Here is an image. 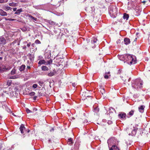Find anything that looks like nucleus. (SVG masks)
<instances>
[{
  "label": "nucleus",
  "instance_id": "f257e3e1",
  "mask_svg": "<svg viewBox=\"0 0 150 150\" xmlns=\"http://www.w3.org/2000/svg\"><path fill=\"white\" fill-rule=\"evenodd\" d=\"M109 13L112 18H115L118 13V8L116 5H110L108 8Z\"/></svg>",
  "mask_w": 150,
  "mask_h": 150
},
{
  "label": "nucleus",
  "instance_id": "f03ea898",
  "mask_svg": "<svg viewBox=\"0 0 150 150\" xmlns=\"http://www.w3.org/2000/svg\"><path fill=\"white\" fill-rule=\"evenodd\" d=\"M142 82L141 80L137 79L133 81L132 82V87L135 89L138 90L142 87Z\"/></svg>",
  "mask_w": 150,
  "mask_h": 150
},
{
  "label": "nucleus",
  "instance_id": "7ed1b4c3",
  "mask_svg": "<svg viewBox=\"0 0 150 150\" xmlns=\"http://www.w3.org/2000/svg\"><path fill=\"white\" fill-rule=\"evenodd\" d=\"M137 129V128H136L132 126V125H131L127 129V131L129 135L134 136L136 134Z\"/></svg>",
  "mask_w": 150,
  "mask_h": 150
},
{
  "label": "nucleus",
  "instance_id": "20e7f679",
  "mask_svg": "<svg viewBox=\"0 0 150 150\" xmlns=\"http://www.w3.org/2000/svg\"><path fill=\"white\" fill-rule=\"evenodd\" d=\"M127 62L130 64H134L136 63V59L135 56L128 54Z\"/></svg>",
  "mask_w": 150,
  "mask_h": 150
},
{
  "label": "nucleus",
  "instance_id": "39448f33",
  "mask_svg": "<svg viewBox=\"0 0 150 150\" xmlns=\"http://www.w3.org/2000/svg\"><path fill=\"white\" fill-rule=\"evenodd\" d=\"M137 0H131L130 2H128L127 7L128 9H131L132 8L134 9V7H135L137 5L136 2Z\"/></svg>",
  "mask_w": 150,
  "mask_h": 150
},
{
  "label": "nucleus",
  "instance_id": "423d86ee",
  "mask_svg": "<svg viewBox=\"0 0 150 150\" xmlns=\"http://www.w3.org/2000/svg\"><path fill=\"white\" fill-rule=\"evenodd\" d=\"M107 143L109 148L110 146H112L113 145H115L117 143L116 139L114 137H112L108 139V140Z\"/></svg>",
  "mask_w": 150,
  "mask_h": 150
},
{
  "label": "nucleus",
  "instance_id": "0eeeda50",
  "mask_svg": "<svg viewBox=\"0 0 150 150\" xmlns=\"http://www.w3.org/2000/svg\"><path fill=\"white\" fill-rule=\"evenodd\" d=\"M134 9L135 10L134 13L135 15L138 16L140 15L142 10L141 7L137 5L135 7H134Z\"/></svg>",
  "mask_w": 150,
  "mask_h": 150
},
{
  "label": "nucleus",
  "instance_id": "6e6552de",
  "mask_svg": "<svg viewBox=\"0 0 150 150\" xmlns=\"http://www.w3.org/2000/svg\"><path fill=\"white\" fill-rule=\"evenodd\" d=\"M45 57L46 59H49L51 57V51L48 50H46L45 51Z\"/></svg>",
  "mask_w": 150,
  "mask_h": 150
},
{
  "label": "nucleus",
  "instance_id": "1a4fd4ad",
  "mask_svg": "<svg viewBox=\"0 0 150 150\" xmlns=\"http://www.w3.org/2000/svg\"><path fill=\"white\" fill-rule=\"evenodd\" d=\"M118 117L121 119L125 120L126 119V115L124 112H121L118 115Z\"/></svg>",
  "mask_w": 150,
  "mask_h": 150
},
{
  "label": "nucleus",
  "instance_id": "9d476101",
  "mask_svg": "<svg viewBox=\"0 0 150 150\" xmlns=\"http://www.w3.org/2000/svg\"><path fill=\"white\" fill-rule=\"evenodd\" d=\"M6 43L5 39L2 37H0V44L5 45Z\"/></svg>",
  "mask_w": 150,
  "mask_h": 150
},
{
  "label": "nucleus",
  "instance_id": "9b49d317",
  "mask_svg": "<svg viewBox=\"0 0 150 150\" xmlns=\"http://www.w3.org/2000/svg\"><path fill=\"white\" fill-rule=\"evenodd\" d=\"M145 108V106L144 105H142L139 107L138 108V109L139 112L141 113L143 112Z\"/></svg>",
  "mask_w": 150,
  "mask_h": 150
},
{
  "label": "nucleus",
  "instance_id": "f8f14e48",
  "mask_svg": "<svg viewBox=\"0 0 150 150\" xmlns=\"http://www.w3.org/2000/svg\"><path fill=\"white\" fill-rule=\"evenodd\" d=\"M56 73L55 70H53L52 71H51L47 74V76H49L51 77L54 76Z\"/></svg>",
  "mask_w": 150,
  "mask_h": 150
},
{
  "label": "nucleus",
  "instance_id": "ddd939ff",
  "mask_svg": "<svg viewBox=\"0 0 150 150\" xmlns=\"http://www.w3.org/2000/svg\"><path fill=\"white\" fill-rule=\"evenodd\" d=\"M0 15L2 16H6L7 15L6 12L4 11L1 9L0 10Z\"/></svg>",
  "mask_w": 150,
  "mask_h": 150
},
{
  "label": "nucleus",
  "instance_id": "4468645a",
  "mask_svg": "<svg viewBox=\"0 0 150 150\" xmlns=\"http://www.w3.org/2000/svg\"><path fill=\"white\" fill-rule=\"evenodd\" d=\"M25 129V128L24 126V125L23 124H22L21 125V126L20 127V129L21 131V133L22 134L24 132L23 131L24 129Z\"/></svg>",
  "mask_w": 150,
  "mask_h": 150
},
{
  "label": "nucleus",
  "instance_id": "2eb2a0df",
  "mask_svg": "<svg viewBox=\"0 0 150 150\" xmlns=\"http://www.w3.org/2000/svg\"><path fill=\"white\" fill-rule=\"evenodd\" d=\"M118 57L120 60L123 61L125 62V54L118 55Z\"/></svg>",
  "mask_w": 150,
  "mask_h": 150
},
{
  "label": "nucleus",
  "instance_id": "dca6fc26",
  "mask_svg": "<svg viewBox=\"0 0 150 150\" xmlns=\"http://www.w3.org/2000/svg\"><path fill=\"white\" fill-rule=\"evenodd\" d=\"M109 150H120L119 148L115 145H113Z\"/></svg>",
  "mask_w": 150,
  "mask_h": 150
},
{
  "label": "nucleus",
  "instance_id": "f3484780",
  "mask_svg": "<svg viewBox=\"0 0 150 150\" xmlns=\"http://www.w3.org/2000/svg\"><path fill=\"white\" fill-rule=\"evenodd\" d=\"M124 41L125 44L126 45H127L130 43V40L128 38H125Z\"/></svg>",
  "mask_w": 150,
  "mask_h": 150
},
{
  "label": "nucleus",
  "instance_id": "a211bd4d",
  "mask_svg": "<svg viewBox=\"0 0 150 150\" xmlns=\"http://www.w3.org/2000/svg\"><path fill=\"white\" fill-rule=\"evenodd\" d=\"M25 65H22L19 68V70L20 71H22L24 70L25 69Z\"/></svg>",
  "mask_w": 150,
  "mask_h": 150
},
{
  "label": "nucleus",
  "instance_id": "6ab92c4d",
  "mask_svg": "<svg viewBox=\"0 0 150 150\" xmlns=\"http://www.w3.org/2000/svg\"><path fill=\"white\" fill-rule=\"evenodd\" d=\"M67 143L68 144L71 145L73 143L72 139L71 138H70L68 139Z\"/></svg>",
  "mask_w": 150,
  "mask_h": 150
},
{
  "label": "nucleus",
  "instance_id": "aec40b11",
  "mask_svg": "<svg viewBox=\"0 0 150 150\" xmlns=\"http://www.w3.org/2000/svg\"><path fill=\"white\" fill-rule=\"evenodd\" d=\"M129 18V15L128 14L124 13L123 16V18L124 19L127 20Z\"/></svg>",
  "mask_w": 150,
  "mask_h": 150
},
{
  "label": "nucleus",
  "instance_id": "412c9836",
  "mask_svg": "<svg viewBox=\"0 0 150 150\" xmlns=\"http://www.w3.org/2000/svg\"><path fill=\"white\" fill-rule=\"evenodd\" d=\"M22 11V8H20L17 10L16 11L15 13V14L18 15Z\"/></svg>",
  "mask_w": 150,
  "mask_h": 150
},
{
  "label": "nucleus",
  "instance_id": "4be33fe9",
  "mask_svg": "<svg viewBox=\"0 0 150 150\" xmlns=\"http://www.w3.org/2000/svg\"><path fill=\"white\" fill-rule=\"evenodd\" d=\"M41 69L42 70L44 71H48L49 70L48 68L46 66H42Z\"/></svg>",
  "mask_w": 150,
  "mask_h": 150
},
{
  "label": "nucleus",
  "instance_id": "5701e85b",
  "mask_svg": "<svg viewBox=\"0 0 150 150\" xmlns=\"http://www.w3.org/2000/svg\"><path fill=\"white\" fill-rule=\"evenodd\" d=\"M28 16L29 18L33 19L34 21H37V19L36 18L33 17L30 15H29Z\"/></svg>",
  "mask_w": 150,
  "mask_h": 150
},
{
  "label": "nucleus",
  "instance_id": "b1692460",
  "mask_svg": "<svg viewBox=\"0 0 150 150\" xmlns=\"http://www.w3.org/2000/svg\"><path fill=\"white\" fill-rule=\"evenodd\" d=\"M12 9V8L10 7H9V6H6V7H5L4 8V9L6 11H8V10H11V9Z\"/></svg>",
  "mask_w": 150,
  "mask_h": 150
},
{
  "label": "nucleus",
  "instance_id": "393cba45",
  "mask_svg": "<svg viewBox=\"0 0 150 150\" xmlns=\"http://www.w3.org/2000/svg\"><path fill=\"white\" fill-rule=\"evenodd\" d=\"M45 61L44 60H40L38 64L40 65L42 64H45Z\"/></svg>",
  "mask_w": 150,
  "mask_h": 150
},
{
  "label": "nucleus",
  "instance_id": "a878e982",
  "mask_svg": "<svg viewBox=\"0 0 150 150\" xmlns=\"http://www.w3.org/2000/svg\"><path fill=\"white\" fill-rule=\"evenodd\" d=\"M47 22L52 25H54L55 24V23L54 22L50 20H48Z\"/></svg>",
  "mask_w": 150,
  "mask_h": 150
},
{
  "label": "nucleus",
  "instance_id": "bb28decb",
  "mask_svg": "<svg viewBox=\"0 0 150 150\" xmlns=\"http://www.w3.org/2000/svg\"><path fill=\"white\" fill-rule=\"evenodd\" d=\"M9 5L10 6H16V4L13 2L12 3H9Z\"/></svg>",
  "mask_w": 150,
  "mask_h": 150
},
{
  "label": "nucleus",
  "instance_id": "cd10ccee",
  "mask_svg": "<svg viewBox=\"0 0 150 150\" xmlns=\"http://www.w3.org/2000/svg\"><path fill=\"white\" fill-rule=\"evenodd\" d=\"M128 54H125V62H127V58L128 57Z\"/></svg>",
  "mask_w": 150,
  "mask_h": 150
},
{
  "label": "nucleus",
  "instance_id": "c85d7f7f",
  "mask_svg": "<svg viewBox=\"0 0 150 150\" xmlns=\"http://www.w3.org/2000/svg\"><path fill=\"white\" fill-rule=\"evenodd\" d=\"M134 113V111L133 110H131L129 113V115L130 116H132Z\"/></svg>",
  "mask_w": 150,
  "mask_h": 150
},
{
  "label": "nucleus",
  "instance_id": "c756f323",
  "mask_svg": "<svg viewBox=\"0 0 150 150\" xmlns=\"http://www.w3.org/2000/svg\"><path fill=\"white\" fill-rule=\"evenodd\" d=\"M97 41V39L96 38H94L93 40H91V43L93 44L96 43Z\"/></svg>",
  "mask_w": 150,
  "mask_h": 150
},
{
  "label": "nucleus",
  "instance_id": "7c9ffc66",
  "mask_svg": "<svg viewBox=\"0 0 150 150\" xmlns=\"http://www.w3.org/2000/svg\"><path fill=\"white\" fill-rule=\"evenodd\" d=\"M99 111V109L98 107H96L94 108V111L95 112H98Z\"/></svg>",
  "mask_w": 150,
  "mask_h": 150
},
{
  "label": "nucleus",
  "instance_id": "2f4dec72",
  "mask_svg": "<svg viewBox=\"0 0 150 150\" xmlns=\"http://www.w3.org/2000/svg\"><path fill=\"white\" fill-rule=\"evenodd\" d=\"M35 94V93L33 92H31L30 93H29V95L30 96H34Z\"/></svg>",
  "mask_w": 150,
  "mask_h": 150
},
{
  "label": "nucleus",
  "instance_id": "473e14b6",
  "mask_svg": "<svg viewBox=\"0 0 150 150\" xmlns=\"http://www.w3.org/2000/svg\"><path fill=\"white\" fill-rule=\"evenodd\" d=\"M109 110H110V112H112L113 111H115V110L112 108H109Z\"/></svg>",
  "mask_w": 150,
  "mask_h": 150
},
{
  "label": "nucleus",
  "instance_id": "72a5a7b5",
  "mask_svg": "<svg viewBox=\"0 0 150 150\" xmlns=\"http://www.w3.org/2000/svg\"><path fill=\"white\" fill-rule=\"evenodd\" d=\"M100 93L102 94H103L104 93H105V91L104 88H102L100 90Z\"/></svg>",
  "mask_w": 150,
  "mask_h": 150
},
{
  "label": "nucleus",
  "instance_id": "f704fd0d",
  "mask_svg": "<svg viewBox=\"0 0 150 150\" xmlns=\"http://www.w3.org/2000/svg\"><path fill=\"white\" fill-rule=\"evenodd\" d=\"M15 69H13L11 72V74L12 75H13L15 74Z\"/></svg>",
  "mask_w": 150,
  "mask_h": 150
},
{
  "label": "nucleus",
  "instance_id": "c9c22d12",
  "mask_svg": "<svg viewBox=\"0 0 150 150\" xmlns=\"http://www.w3.org/2000/svg\"><path fill=\"white\" fill-rule=\"evenodd\" d=\"M17 76H13L11 77H10V79H15L17 78Z\"/></svg>",
  "mask_w": 150,
  "mask_h": 150
},
{
  "label": "nucleus",
  "instance_id": "e433bc0d",
  "mask_svg": "<svg viewBox=\"0 0 150 150\" xmlns=\"http://www.w3.org/2000/svg\"><path fill=\"white\" fill-rule=\"evenodd\" d=\"M32 87L33 88H36L37 87V85L36 84H33V85Z\"/></svg>",
  "mask_w": 150,
  "mask_h": 150
},
{
  "label": "nucleus",
  "instance_id": "4c0bfd02",
  "mask_svg": "<svg viewBox=\"0 0 150 150\" xmlns=\"http://www.w3.org/2000/svg\"><path fill=\"white\" fill-rule=\"evenodd\" d=\"M35 43L36 44H40L41 43L38 40H36Z\"/></svg>",
  "mask_w": 150,
  "mask_h": 150
},
{
  "label": "nucleus",
  "instance_id": "58836bf2",
  "mask_svg": "<svg viewBox=\"0 0 150 150\" xmlns=\"http://www.w3.org/2000/svg\"><path fill=\"white\" fill-rule=\"evenodd\" d=\"M86 46H87H87H88V45H86H86H83V48H84L86 50H87V49H88V48H87V47H86Z\"/></svg>",
  "mask_w": 150,
  "mask_h": 150
},
{
  "label": "nucleus",
  "instance_id": "ea45409f",
  "mask_svg": "<svg viewBox=\"0 0 150 150\" xmlns=\"http://www.w3.org/2000/svg\"><path fill=\"white\" fill-rule=\"evenodd\" d=\"M21 30L23 31H25L27 29L25 27H23L21 29Z\"/></svg>",
  "mask_w": 150,
  "mask_h": 150
},
{
  "label": "nucleus",
  "instance_id": "a19ab883",
  "mask_svg": "<svg viewBox=\"0 0 150 150\" xmlns=\"http://www.w3.org/2000/svg\"><path fill=\"white\" fill-rule=\"evenodd\" d=\"M26 111L27 113H29L31 112V111L28 108L26 109Z\"/></svg>",
  "mask_w": 150,
  "mask_h": 150
},
{
  "label": "nucleus",
  "instance_id": "79ce46f5",
  "mask_svg": "<svg viewBox=\"0 0 150 150\" xmlns=\"http://www.w3.org/2000/svg\"><path fill=\"white\" fill-rule=\"evenodd\" d=\"M74 146L75 147L76 146V149H79V145L77 144L76 143L75 144Z\"/></svg>",
  "mask_w": 150,
  "mask_h": 150
},
{
  "label": "nucleus",
  "instance_id": "37998d69",
  "mask_svg": "<svg viewBox=\"0 0 150 150\" xmlns=\"http://www.w3.org/2000/svg\"><path fill=\"white\" fill-rule=\"evenodd\" d=\"M6 0H0V3H2L6 2Z\"/></svg>",
  "mask_w": 150,
  "mask_h": 150
},
{
  "label": "nucleus",
  "instance_id": "c03bdc74",
  "mask_svg": "<svg viewBox=\"0 0 150 150\" xmlns=\"http://www.w3.org/2000/svg\"><path fill=\"white\" fill-rule=\"evenodd\" d=\"M104 78L105 79H107L108 78V76L106 74L104 76Z\"/></svg>",
  "mask_w": 150,
  "mask_h": 150
},
{
  "label": "nucleus",
  "instance_id": "a18cd8bd",
  "mask_svg": "<svg viewBox=\"0 0 150 150\" xmlns=\"http://www.w3.org/2000/svg\"><path fill=\"white\" fill-rule=\"evenodd\" d=\"M122 71V69H119L118 70V74H121V73Z\"/></svg>",
  "mask_w": 150,
  "mask_h": 150
},
{
  "label": "nucleus",
  "instance_id": "49530a36",
  "mask_svg": "<svg viewBox=\"0 0 150 150\" xmlns=\"http://www.w3.org/2000/svg\"><path fill=\"white\" fill-rule=\"evenodd\" d=\"M86 41L87 42V43H88L90 41V40L89 39H86Z\"/></svg>",
  "mask_w": 150,
  "mask_h": 150
},
{
  "label": "nucleus",
  "instance_id": "de8ad7c7",
  "mask_svg": "<svg viewBox=\"0 0 150 150\" xmlns=\"http://www.w3.org/2000/svg\"><path fill=\"white\" fill-rule=\"evenodd\" d=\"M72 86L74 87H75V86L76 85V84L75 83H72Z\"/></svg>",
  "mask_w": 150,
  "mask_h": 150
},
{
  "label": "nucleus",
  "instance_id": "09e8293b",
  "mask_svg": "<svg viewBox=\"0 0 150 150\" xmlns=\"http://www.w3.org/2000/svg\"><path fill=\"white\" fill-rule=\"evenodd\" d=\"M30 44H31V43H30V42H29V43H28L27 44V46L28 47H29L30 46Z\"/></svg>",
  "mask_w": 150,
  "mask_h": 150
},
{
  "label": "nucleus",
  "instance_id": "8fccbe9b",
  "mask_svg": "<svg viewBox=\"0 0 150 150\" xmlns=\"http://www.w3.org/2000/svg\"><path fill=\"white\" fill-rule=\"evenodd\" d=\"M9 111L12 113V115H13L14 116H16V115L14 114V113H12L11 111V110L9 109Z\"/></svg>",
  "mask_w": 150,
  "mask_h": 150
},
{
  "label": "nucleus",
  "instance_id": "3c124183",
  "mask_svg": "<svg viewBox=\"0 0 150 150\" xmlns=\"http://www.w3.org/2000/svg\"><path fill=\"white\" fill-rule=\"evenodd\" d=\"M4 67H5V69L6 70H9L11 69L10 67H9V68H6L5 66Z\"/></svg>",
  "mask_w": 150,
  "mask_h": 150
},
{
  "label": "nucleus",
  "instance_id": "603ef678",
  "mask_svg": "<svg viewBox=\"0 0 150 150\" xmlns=\"http://www.w3.org/2000/svg\"><path fill=\"white\" fill-rule=\"evenodd\" d=\"M16 8H13V11H16Z\"/></svg>",
  "mask_w": 150,
  "mask_h": 150
},
{
  "label": "nucleus",
  "instance_id": "864d4df0",
  "mask_svg": "<svg viewBox=\"0 0 150 150\" xmlns=\"http://www.w3.org/2000/svg\"><path fill=\"white\" fill-rule=\"evenodd\" d=\"M37 97V96H34L33 98V99L34 100H35L36 99V98Z\"/></svg>",
  "mask_w": 150,
  "mask_h": 150
},
{
  "label": "nucleus",
  "instance_id": "5fc2aeb1",
  "mask_svg": "<svg viewBox=\"0 0 150 150\" xmlns=\"http://www.w3.org/2000/svg\"><path fill=\"white\" fill-rule=\"evenodd\" d=\"M108 123L109 124H111L112 123V122L110 121H108Z\"/></svg>",
  "mask_w": 150,
  "mask_h": 150
},
{
  "label": "nucleus",
  "instance_id": "6e6d98bb",
  "mask_svg": "<svg viewBox=\"0 0 150 150\" xmlns=\"http://www.w3.org/2000/svg\"><path fill=\"white\" fill-rule=\"evenodd\" d=\"M30 66H28L27 67V69H30Z\"/></svg>",
  "mask_w": 150,
  "mask_h": 150
},
{
  "label": "nucleus",
  "instance_id": "4d7b16f0",
  "mask_svg": "<svg viewBox=\"0 0 150 150\" xmlns=\"http://www.w3.org/2000/svg\"><path fill=\"white\" fill-rule=\"evenodd\" d=\"M54 129L53 128H52L51 130H50V132H52V131H54Z\"/></svg>",
  "mask_w": 150,
  "mask_h": 150
},
{
  "label": "nucleus",
  "instance_id": "13d9d810",
  "mask_svg": "<svg viewBox=\"0 0 150 150\" xmlns=\"http://www.w3.org/2000/svg\"><path fill=\"white\" fill-rule=\"evenodd\" d=\"M110 72L109 71L107 73H105V74H110Z\"/></svg>",
  "mask_w": 150,
  "mask_h": 150
},
{
  "label": "nucleus",
  "instance_id": "bf43d9fd",
  "mask_svg": "<svg viewBox=\"0 0 150 150\" xmlns=\"http://www.w3.org/2000/svg\"><path fill=\"white\" fill-rule=\"evenodd\" d=\"M8 21H12V19L11 18H8Z\"/></svg>",
  "mask_w": 150,
  "mask_h": 150
},
{
  "label": "nucleus",
  "instance_id": "052dcab7",
  "mask_svg": "<svg viewBox=\"0 0 150 150\" xmlns=\"http://www.w3.org/2000/svg\"><path fill=\"white\" fill-rule=\"evenodd\" d=\"M16 20L14 19H12V21H15Z\"/></svg>",
  "mask_w": 150,
  "mask_h": 150
},
{
  "label": "nucleus",
  "instance_id": "680f3d73",
  "mask_svg": "<svg viewBox=\"0 0 150 150\" xmlns=\"http://www.w3.org/2000/svg\"><path fill=\"white\" fill-rule=\"evenodd\" d=\"M35 45V44L34 43H33L32 44L31 46L33 47L34 46V45Z\"/></svg>",
  "mask_w": 150,
  "mask_h": 150
},
{
  "label": "nucleus",
  "instance_id": "e2e57ef3",
  "mask_svg": "<svg viewBox=\"0 0 150 150\" xmlns=\"http://www.w3.org/2000/svg\"><path fill=\"white\" fill-rule=\"evenodd\" d=\"M5 19L6 20V21H8V18H5Z\"/></svg>",
  "mask_w": 150,
  "mask_h": 150
},
{
  "label": "nucleus",
  "instance_id": "0e129e2a",
  "mask_svg": "<svg viewBox=\"0 0 150 150\" xmlns=\"http://www.w3.org/2000/svg\"><path fill=\"white\" fill-rule=\"evenodd\" d=\"M63 14V13L62 12L61 13V14H60V15H58V16H60V15H62Z\"/></svg>",
  "mask_w": 150,
  "mask_h": 150
},
{
  "label": "nucleus",
  "instance_id": "69168bd1",
  "mask_svg": "<svg viewBox=\"0 0 150 150\" xmlns=\"http://www.w3.org/2000/svg\"><path fill=\"white\" fill-rule=\"evenodd\" d=\"M35 8H38V6H35Z\"/></svg>",
  "mask_w": 150,
  "mask_h": 150
},
{
  "label": "nucleus",
  "instance_id": "338daca9",
  "mask_svg": "<svg viewBox=\"0 0 150 150\" xmlns=\"http://www.w3.org/2000/svg\"><path fill=\"white\" fill-rule=\"evenodd\" d=\"M88 96H87V95H84V97H88Z\"/></svg>",
  "mask_w": 150,
  "mask_h": 150
},
{
  "label": "nucleus",
  "instance_id": "774afa93",
  "mask_svg": "<svg viewBox=\"0 0 150 150\" xmlns=\"http://www.w3.org/2000/svg\"><path fill=\"white\" fill-rule=\"evenodd\" d=\"M2 57H0V59L1 60L2 59Z\"/></svg>",
  "mask_w": 150,
  "mask_h": 150
}]
</instances>
